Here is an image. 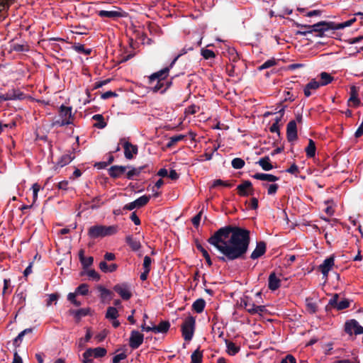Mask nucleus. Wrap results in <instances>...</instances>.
<instances>
[{"label":"nucleus","instance_id":"obj_9","mask_svg":"<svg viewBox=\"0 0 363 363\" xmlns=\"http://www.w3.org/2000/svg\"><path fill=\"white\" fill-rule=\"evenodd\" d=\"M113 290L125 301L129 300L132 296L130 286L127 283L118 284L113 286Z\"/></svg>","mask_w":363,"mask_h":363},{"label":"nucleus","instance_id":"obj_3","mask_svg":"<svg viewBox=\"0 0 363 363\" xmlns=\"http://www.w3.org/2000/svg\"><path fill=\"white\" fill-rule=\"evenodd\" d=\"M169 69L168 67H165L162 70L152 74L149 77V83L152 84L155 80H157L156 84L152 87L153 92H157L159 91H162L164 86V80L168 76Z\"/></svg>","mask_w":363,"mask_h":363},{"label":"nucleus","instance_id":"obj_33","mask_svg":"<svg viewBox=\"0 0 363 363\" xmlns=\"http://www.w3.org/2000/svg\"><path fill=\"white\" fill-rule=\"evenodd\" d=\"M315 143L312 139H309L308 145L306 147L305 151L308 158H312L315 157Z\"/></svg>","mask_w":363,"mask_h":363},{"label":"nucleus","instance_id":"obj_25","mask_svg":"<svg viewBox=\"0 0 363 363\" xmlns=\"http://www.w3.org/2000/svg\"><path fill=\"white\" fill-rule=\"evenodd\" d=\"M225 342L227 347L226 352L230 356H234L240 352V347L236 345L234 342L226 339L225 340Z\"/></svg>","mask_w":363,"mask_h":363},{"label":"nucleus","instance_id":"obj_50","mask_svg":"<svg viewBox=\"0 0 363 363\" xmlns=\"http://www.w3.org/2000/svg\"><path fill=\"white\" fill-rule=\"evenodd\" d=\"M76 294L86 296L89 293V286L86 284H82L75 290Z\"/></svg>","mask_w":363,"mask_h":363},{"label":"nucleus","instance_id":"obj_59","mask_svg":"<svg viewBox=\"0 0 363 363\" xmlns=\"http://www.w3.org/2000/svg\"><path fill=\"white\" fill-rule=\"evenodd\" d=\"M86 274L90 278L95 281L100 279V275L94 269L89 270Z\"/></svg>","mask_w":363,"mask_h":363},{"label":"nucleus","instance_id":"obj_63","mask_svg":"<svg viewBox=\"0 0 363 363\" xmlns=\"http://www.w3.org/2000/svg\"><path fill=\"white\" fill-rule=\"evenodd\" d=\"M117 96H118V94L116 92L112 91H108L106 92L103 93L101 94V97L102 99L106 100L111 97H116Z\"/></svg>","mask_w":363,"mask_h":363},{"label":"nucleus","instance_id":"obj_38","mask_svg":"<svg viewBox=\"0 0 363 363\" xmlns=\"http://www.w3.org/2000/svg\"><path fill=\"white\" fill-rule=\"evenodd\" d=\"M6 95H8V96L11 97V99H10V101L11 100H16V99L22 100L24 99V94L18 89H13L9 91H8L6 93Z\"/></svg>","mask_w":363,"mask_h":363},{"label":"nucleus","instance_id":"obj_8","mask_svg":"<svg viewBox=\"0 0 363 363\" xmlns=\"http://www.w3.org/2000/svg\"><path fill=\"white\" fill-rule=\"evenodd\" d=\"M238 194L240 196L246 197L254 194V188L252 184L249 180L243 181L237 186Z\"/></svg>","mask_w":363,"mask_h":363},{"label":"nucleus","instance_id":"obj_17","mask_svg":"<svg viewBox=\"0 0 363 363\" xmlns=\"http://www.w3.org/2000/svg\"><path fill=\"white\" fill-rule=\"evenodd\" d=\"M267 250V244L264 241H259L257 242L255 249L253 250L250 255L252 259H257L264 255Z\"/></svg>","mask_w":363,"mask_h":363},{"label":"nucleus","instance_id":"obj_19","mask_svg":"<svg viewBox=\"0 0 363 363\" xmlns=\"http://www.w3.org/2000/svg\"><path fill=\"white\" fill-rule=\"evenodd\" d=\"M252 177L257 180L267 181L269 182H275L279 179V177L275 175L266 173H256L252 175Z\"/></svg>","mask_w":363,"mask_h":363},{"label":"nucleus","instance_id":"obj_34","mask_svg":"<svg viewBox=\"0 0 363 363\" xmlns=\"http://www.w3.org/2000/svg\"><path fill=\"white\" fill-rule=\"evenodd\" d=\"M206 306V301L203 298L196 300L192 304V309L198 313L203 311Z\"/></svg>","mask_w":363,"mask_h":363},{"label":"nucleus","instance_id":"obj_39","mask_svg":"<svg viewBox=\"0 0 363 363\" xmlns=\"http://www.w3.org/2000/svg\"><path fill=\"white\" fill-rule=\"evenodd\" d=\"M219 186L231 188L233 186V184L229 181H223L222 179H218L213 181L211 188H216Z\"/></svg>","mask_w":363,"mask_h":363},{"label":"nucleus","instance_id":"obj_14","mask_svg":"<svg viewBox=\"0 0 363 363\" xmlns=\"http://www.w3.org/2000/svg\"><path fill=\"white\" fill-rule=\"evenodd\" d=\"M359 88L354 85L350 86V98L347 101L348 106L358 107L361 102L358 97Z\"/></svg>","mask_w":363,"mask_h":363},{"label":"nucleus","instance_id":"obj_53","mask_svg":"<svg viewBox=\"0 0 363 363\" xmlns=\"http://www.w3.org/2000/svg\"><path fill=\"white\" fill-rule=\"evenodd\" d=\"M16 298L18 300L17 303L21 304L23 306L26 301V295L23 291L18 292L17 291L16 294Z\"/></svg>","mask_w":363,"mask_h":363},{"label":"nucleus","instance_id":"obj_23","mask_svg":"<svg viewBox=\"0 0 363 363\" xmlns=\"http://www.w3.org/2000/svg\"><path fill=\"white\" fill-rule=\"evenodd\" d=\"M320 86H321L319 82L316 81L315 79H313L305 86L303 89L304 95L306 97H309L311 95V90H317L320 88Z\"/></svg>","mask_w":363,"mask_h":363},{"label":"nucleus","instance_id":"obj_51","mask_svg":"<svg viewBox=\"0 0 363 363\" xmlns=\"http://www.w3.org/2000/svg\"><path fill=\"white\" fill-rule=\"evenodd\" d=\"M73 48L77 52L84 53L85 55H90L91 52V49H86L84 45L79 43L75 44Z\"/></svg>","mask_w":363,"mask_h":363},{"label":"nucleus","instance_id":"obj_32","mask_svg":"<svg viewBox=\"0 0 363 363\" xmlns=\"http://www.w3.org/2000/svg\"><path fill=\"white\" fill-rule=\"evenodd\" d=\"M170 328V323L167 320H164L160 323L158 325H155V334L165 333Z\"/></svg>","mask_w":363,"mask_h":363},{"label":"nucleus","instance_id":"obj_49","mask_svg":"<svg viewBox=\"0 0 363 363\" xmlns=\"http://www.w3.org/2000/svg\"><path fill=\"white\" fill-rule=\"evenodd\" d=\"M276 64H277L276 60L274 58H272V59H269V60H267L266 62H264L262 65L258 67L257 69H258V70L262 71L263 69L272 67L274 66Z\"/></svg>","mask_w":363,"mask_h":363},{"label":"nucleus","instance_id":"obj_36","mask_svg":"<svg viewBox=\"0 0 363 363\" xmlns=\"http://www.w3.org/2000/svg\"><path fill=\"white\" fill-rule=\"evenodd\" d=\"M320 81L319 82L320 86H325L331 83L334 78L330 74L323 72L320 74Z\"/></svg>","mask_w":363,"mask_h":363},{"label":"nucleus","instance_id":"obj_45","mask_svg":"<svg viewBox=\"0 0 363 363\" xmlns=\"http://www.w3.org/2000/svg\"><path fill=\"white\" fill-rule=\"evenodd\" d=\"M118 316V310L115 307L110 306L107 308L106 318L108 319L115 320Z\"/></svg>","mask_w":363,"mask_h":363},{"label":"nucleus","instance_id":"obj_55","mask_svg":"<svg viewBox=\"0 0 363 363\" xmlns=\"http://www.w3.org/2000/svg\"><path fill=\"white\" fill-rule=\"evenodd\" d=\"M76 293H69L67 295V299L73 303L75 306H80L82 305L81 301L76 299Z\"/></svg>","mask_w":363,"mask_h":363},{"label":"nucleus","instance_id":"obj_56","mask_svg":"<svg viewBox=\"0 0 363 363\" xmlns=\"http://www.w3.org/2000/svg\"><path fill=\"white\" fill-rule=\"evenodd\" d=\"M33 189V204L35 202L38 198V193L40 191V186L35 183L32 186Z\"/></svg>","mask_w":363,"mask_h":363},{"label":"nucleus","instance_id":"obj_47","mask_svg":"<svg viewBox=\"0 0 363 363\" xmlns=\"http://www.w3.org/2000/svg\"><path fill=\"white\" fill-rule=\"evenodd\" d=\"M98 289L101 292V298L103 300H106L108 298H109V299L112 298L113 293L110 290L106 289L105 287H104L102 286H99L98 287Z\"/></svg>","mask_w":363,"mask_h":363},{"label":"nucleus","instance_id":"obj_31","mask_svg":"<svg viewBox=\"0 0 363 363\" xmlns=\"http://www.w3.org/2000/svg\"><path fill=\"white\" fill-rule=\"evenodd\" d=\"M99 267L104 273L113 272L118 269V265L116 264H111L108 265L105 261L101 262Z\"/></svg>","mask_w":363,"mask_h":363},{"label":"nucleus","instance_id":"obj_5","mask_svg":"<svg viewBox=\"0 0 363 363\" xmlns=\"http://www.w3.org/2000/svg\"><path fill=\"white\" fill-rule=\"evenodd\" d=\"M318 23H315L313 25H303L297 23L296 26L298 28H301V30L296 31V35H306L308 33H312L313 32L317 33L316 36L318 37H323L325 35V33L327 31V30H325L324 28H326V26H320V27H315Z\"/></svg>","mask_w":363,"mask_h":363},{"label":"nucleus","instance_id":"obj_30","mask_svg":"<svg viewBox=\"0 0 363 363\" xmlns=\"http://www.w3.org/2000/svg\"><path fill=\"white\" fill-rule=\"evenodd\" d=\"M264 171H269L273 169V165L270 162V159L268 156H265L259 159L257 162Z\"/></svg>","mask_w":363,"mask_h":363},{"label":"nucleus","instance_id":"obj_35","mask_svg":"<svg viewBox=\"0 0 363 363\" xmlns=\"http://www.w3.org/2000/svg\"><path fill=\"white\" fill-rule=\"evenodd\" d=\"M92 119L97 121V123L94 125V126L97 128L103 129L107 125V123L105 122L104 118L101 114L94 115L92 116Z\"/></svg>","mask_w":363,"mask_h":363},{"label":"nucleus","instance_id":"obj_58","mask_svg":"<svg viewBox=\"0 0 363 363\" xmlns=\"http://www.w3.org/2000/svg\"><path fill=\"white\" fill-rule=\"evenodd\" d=\"M127 357L125 353L122 352L118 354H116L113 357L112 363H119L120 361L125 359Z\"/></svg>","mask_w":363,"mask_h":363},{"label":"nucleus","instance_id":"obj_46","mask_svg":"<svg viewBox=\"0 0 363 363\" xmlns=\"http://www.w3.org/2000/svg\"><path fill=\"white\" fill-rule=\"evenodd\" d=\"M90 312H91V310H90L89 308H79V309L77 310L76 311V313H77L76 320H77V322L80 321L82 318L85 317V316L89 315Z\"/></svg>","mask_w":363,"mask_h":363},{"label":"nucleus","instance_id":"obj_28","mask_svg":"<svg viewBox=\"0 0 363 363\" xmlns=\"http://www.w3.org/2000/svg\"><path fill=\"white\" fill-rule=\"evenodd\" d=\"M195 244L197 250L202 253L203 257L205 258L207 264L211 267L212 265V261L208 252L205 250L201 244L199 242L198 239L195 240Z\"/></svg>","mask_w":363,"mask_h":363},{"label":"nucleus","instance_id":"obj_20","mask_svg":"<svg viewBox=\"0 0 363 363\" xmlns=\"http://www.w3.org/2000/svg\"><path fill=\"white\" fill-rule=\"evenodd\" d=\"M280 283L281 280L277 277L275 272H272L268 279V288L271 291H276L280 287Z\"/></svg>","mask_w":363,"mask_h":363},{"label":"nucleus","instance_id":"obj_48","mask_svg":"<svg viewBox=\"0 0 363 363\" xmlns=\"http://www.w3.org/2000/svg\"><path fill=\"white\" fill-rule=\"evenodd\" d=\"M232 167L235 169H242L245 164V161L239 157L234 158L231 162Z\"/></svg>","mask_w":363,"mask_h":363},{"label":"nucleus","instance_id":"obj_18","mask_svg":"<svg viewBox=\"0 0 363 363\" xmlns=\"http://www.w3.org/2000/svg\"><path fill=\"white\" fill-rule=\"evenodd\" d=\"M59 114L62 119H70L73 122L74 115L72 113V108L71 106H66L61 105L59 108Z\"/></svg>","mask_w":363,"mask_h":363},{"label":"nucleus","instance_id":"obj_16","mask_svg":"<svg viewBox=\"0 0 363 363\" xmlns=\"http://www.w3.org/2000/svg\"><path fill=\"white\" fill-rule=\"evenodd\" d=\"M124 155L127 160H132L135 155L138 154V148L136 145H133L128 141L123 143Z\"/></svg>","mask_w":363,"mask_h":363},{"label":"nucleus","instance_id":"obj_37","mask_svg":"<svg viewBox=\"0 0 363 363\" xmlns=\"http://www.w3.org/2000/svg\"><path fill=\"white\" fill-rule=\"evenodd\" d=\"M186 138L184 135H177L171 137L169 140V142L167 143L166 147L167 148H172L174 147L178 142L183 140Z\"/></svg>","mask_w":363,"mask_h":363},{"label":"nucleus","instance_id":"obj_15","mask_svg":"<svg viewBox=\"0 0 363 363\" xmlns=\"http://www.w3.org/2000/svg\"><path fill=\"white\" fill-rule=\"evenodd\" d=\"M128 167L122 165H113L108 169V175L113 179H118L126 172Z\"/></svg>","mask_w":363,"mask_h":363},{"label":"nucleus","instance_id":"obj_22","mask_svg":"<svg viewBox=\"0 0 363 363\" xmlns=\"http://www.w3.org/2000/svg\"><path fill=\"white\" fill-rule=\"evenodd\" d=\"M106 353H107L106 350L105 348L101 347H96L94 349L89 348L86 350V356L92 355L95 358L103 357L106 354Z\"/></svg>","mask_w":363,"mask_h":363},{"label":"nucleus","instance_id":"obj_52","mask_svg":"<svg viewBox=\"0 0 363 363\" xmlns=\"http://www.w3.org/2000/svg\"><path fill=\"white\" fill-rule=\"evenodd\" d=\"M201 54L203 56V57L206 60L214 58L216 57L214 52L208 49H201Z\"/></svg>","mask_w":363,"mask_h":363},{"label":"nucleus","instance_id":"obj_42","mask_svg":"<svg viewBox=\"0 0 363 363\" xmlns=\"http://www.w3.org/2000/svg\"><path fill=\"white\" fill-rule=\"evenodd\" d=\"M203 352L196 350L191 356V363H202Z\"/></svg>","mask_w":363,"mask_h":363},{"label":"nucleus","instance_id":"obj_11","mask_svg":"<svg viewBox=\"0 0 363 363\" xmlns=\"http://www.w3.org/2000/svg\"><path fill=\"white\" fill-rule=\"evenodd\" d=\"M144 335L138 330H133L130 333L129 346L132 349L138 348L143 342Z\"/></svg>","mask_w":363,"mask_h":363},{"label":"nucleus","instance_id":"obj_27","mask_svg":"<svg viewBox=\"0 0 363 363\" xmlns=\"http://www.w3.org/2000/svg\"><path fill=\"white\" fill-rule=\"evenodd\" d=\"M100 17H106L109 18H117L123 16V14L117 11H104L101 10L98 12Z\"/></svg>","mask_w":363,"mask_h":363},{"label":"nucleus","instance_id":"obj_43","mask_svg":"<svg viewBox=\"0 0 363 363\" xmlns=\"http://www.w3.org/2000/svg\"><path fill=\"white\" fill-rule=\"evenodd\" d=\"M150 196L144 195L134 201L137 208L145 206L150 201Z\"/></svg>","mask_w":363,"mask_h":363},{"label":"nucleus","instance_id":"obj_26","mask_svg":"<svg viewBox=\"0 0 363 363\" xmlns=\"http://www.w3.org/2000/svg\"><path fill=\"white\" fill-rule=\"evenodd\" d=\"M125 242L133 251H138L141 247L140 241L131 235L125 238Z\"/></svg>","mask_w":363,"mask_h":363},{"label":"nucleus","instance_id":"obj_29","mask_svg":"<svg viewBox=\"0 0 363 363\" xmlns=\"http://www.w3.org/2000/svg\"><path fill=\"white\" fill-rule=\"evenodd\" d=\"M74 157V156H72L71 153L65 154L60 157L56 164V166L63 167L64 166L69 164Z\"/></svg>","mask_w":363,"mask_h":363},{"label":"nucleus","instance_id":"obj_40","mask_svg":"<svg viewBox=\"0 0 363 363\" xmlns=\"http://www.w3.org/2000/svg\"><path fill=\"white\" fill-rule=\"evenodd\" d=\"M262 186L263 187L267 188V194L268 195H274L277 194L279 186L277 184L273 183L271 184H269L267 183H262Z\"/></svg>","mask_w":363,"mask_h":363},{"label":"nucleus","instance_id":"obj_64","mask_svg":"<svg viewBox=\"0 0 363 363\" xmlns=\"http://www.w3.org/2000/svg\"><path fill=\"white\" fill-rule=\"evenodd\" d=\"M281 363H296L295 357L291 354H287Z\"/></svg>","mask_w":363,"mask_h":363},{"label":"nucleus","instance_id":"obj_10","mask_svg":"<svg viewBox=\"0 0 363 363\" xmlns=\"http://www.w3.org/2000/svg\"><path fill=\"white\" fill-rule=\"evenodd\" d=\"M326 26V28H324L325 30H327V31L333 30H340L342 29L345 27H348L352 26V23H350V21L348 20L345 22L341 23H335V22L332 21H320L318 22V24L315 27H320V26Z\"/></svg>","mask_w":363,"mask_h":363},{"label":"nucleus","instance_id":"obj_12","mask_svg":"<svg viewBox=\"0 0 363 363\" xmlns=\"http://www.w3.org/2000/svg\"><path fill=\"white\" fill-rule=\"evenodd\" d=\"M286 138L289 143H292L298 138L296 121L294 120L289 121L287 124Z\"/></svg>","mask_w":363,"mask_h":363},{"label":"nucleus","instance_id":"obj_21","mask_svg":"<svg viewBox=\"0 0 363 363\" xmlns=\"http://www.w3.org/2000/svg\"><path fill=\"white\" fill-rule=\"evenodd\" d=\"M79 259L84 269H88L94 262L93 257H84V250L83 249H81L79 252Z\"/></svg>","mask_w":363,"mask_h":363},{"label":"nucleus","instance_id":"obj_41","mask_svg":"<svg viewBox=\"0 0 363 363\" xmlns=\"http://www.w3.org/2000/svg\"><path fill=\"white\" fill-rule=\"evenodd\" d=\"M126 167H128V169L125 174V177L128 179L133 180L135 177H138L140 175L136 167L130 165H128Z\"/></svg>","mask_w":363,"mask_h":363},{"label":"nucleus","instance_id":"obj_44","mask_svg":"<svg viewBox=\"0 0 363 363\" xmlns=\"http://www.w3.org/2000/svg\"><path fill=\"white\" fill-rule=\"evenodd\" d=\"M311 298H307L306 299V310L308 313L311 314H314L317 312L318 306L315 303L311 301Z\"/></svg>","mask_w":363,"mask_h":363},{"label":"nucleus","instance_id":"obj_4","mask_svg":"<svg viewBox=\"0 0 363 363\" xmlns=\"http://www.w3.org/2000/svg\"><path fill=\"white\" fill-rule=\"evenodd\" d=\"M195 318L189 315L185 318L182 325V334L185 341L191 340L195 331Z\"/></svg>","mask_w":363,"mask_h":363},{"label":"nucleus","instance_id":"obj_6","mask_svg":"<svg viewBox=\"0 0 363 363\" xmlns=\"http://www.w3.org/2000/svg\"><path fill=\"white\" fill-rule=\"evenodd\" d=\"M338 298L339 295L337 294H334L329 300L328 304L325 306V311H328L331 308H336L337 311H342L350 307V301L348 299L344 298L338 301Z\"/></svg>","mask_w":363,"mask_h":363},{"label":"nucleus","instance_id":"obj_62","mask_svg":"<svg viewBox=\"0 0 363 363\" xmlns=\"http://www.w3.org/2000/svg\"><path fill=\"white\" fill-rule=\"evenodd\" d=\"M286 172L296 175L298 173H299V169L298 166L295 163H294L291 165V167L289 169H286Z\"/></svg>","mask_w":363,"mask_h":363},{"label":"nucleus","instance_id":"obj_54","mask_svg":"<svg viewBox=\"0 0 363 363\" xmlns=\"http://www.w3.org/2000/svg\"><path fill=\"white\" fill-rule=\"evenodd\" d=\"M11 46V49L16 52H25L28 50L27 46L25 45L13 43Z\"/></svg>","mask_w":363,"mask_h":363},{"label":"nucleus","instance_id":"obj_1","mask_svg":"<svg viewBox=\"0 0 363 363\" xmlns=\"http://www.w3.org/2000/svg\"><path fill=\"white\" fill-rule=\"evenodd\" d=\"M250 233L247 229L226 225L216 230L207 241L223 255L218 256V259L227 263L245 258L250 243Z\"/></svg>","mask_w":363,"mask_h":363},{"label":"nucleus","instance_id":"obj_61","mask_svg":"<svg viewBox=\"0 0 363 363\" xmlns=\"http://www.w3.org/2000/svg\"><path fill=\"white\" fill-rule=\"evenodd\" d=\"M55 125H58L59 126H65L67 125L72 124V121L70 119H61L55 121Z\"/></svg>","mask_w":363,"mask_h":363},{"label":"nucleus","instance_id":"obj_24","mask_svg":"<svg viewBox=\"0 0 363 363\" xmlns=\"http://www.w3.org/2000/svg\"><path fill=\"white\" fill-rule=\"evenodd\" d=\"M241 304L244 306L245 310L250 314H255V310L256 305L254 303L252 298L245 296L243 299L241 300Z\"/></svg>","mask_w":363,"mask_h":363},{"label":"nucleus","instance_id":"obj_60","mask_svg":"<svg viewBox=\"0 0 363 363\" xmlns=\"http://www.w3.org/2000/svg\"><path fill=\"white\" fill-rule=\"evenodd\" d=\"M202 211H201L199 213H197L191 220L193 225L195 227H198L199 225L201 219Z\"/></svg>","mask_w":363,"mask_h":363},{"label":"nucleus","instance_id":"obj_2","mask_svg":"<svg viewBox=\"0 0 363 363\" xmlns=\"http://www.w3.org/2000/svg\"><path fill=\"white\" fill-rule=\"evenodd\" d=\"M119 230L118 225H96L91 226L88 230V235L91 239H96L98 238H104L106 236H111L118 233Z\"/></svg>","mask_w":363,"mask_h":363},{"label":"nucleus","instance_id":"obj_7","mask_svg":"<svg viewBox=\"0 0 363 363\" xmlns=\"http://www.w3.org/2000/svg\"><path fill=\"white\" fill-rule=\"evenodd\" d=\"M345 332L350 335L353 333L356 335H361L363 333V327L355 319H351L345 323Z\"/></svg>","mask_w":363,"mask_h":363},{"label":"nucleus","instance_id":"obj_57","mask_svg":"<svg viewBox=\"0 0 363 363\" xmlns=\"http://www.w3.org/2000/svg\"><path fill=\"white\" fill-rule=\"evenodd\" d=\"M151 263H152V259L149 256L146 255L144 257L143 264L144 269L150 271Z\"/></svg>","mask_w":363,"mask_h":363},{"label":"nucleus","instance_id":"obj_13","mask_svg":"<svg viewBox=\"0 0 363 363\" xmlns=\"http://www.w3.org/2000/svg\"><path fill=\"white\" fill-rule=\"evenodd\" d=\"M335 264V257L331 255L326 258L323 262L319 266V269L323 274V277H328V273Z\"/></svg>","mask_w":363,"mask_h":363}]
</instances>
